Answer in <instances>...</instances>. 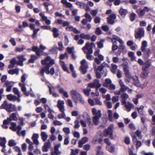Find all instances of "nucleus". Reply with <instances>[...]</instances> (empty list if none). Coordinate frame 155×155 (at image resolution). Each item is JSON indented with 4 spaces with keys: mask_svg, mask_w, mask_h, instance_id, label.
I'll return each mask as SVG.
<instances>
[{
    "mask_svg": "<svg viewBox=\"0 0 155 155\" xmlns=\"http://www.w3.org/2000/svg\"><path fill=\"white\" fill-rule=\"evenodd\" d=\"M114 128V126L113 124H111L110 125L107 129L104 130V131L103 136L105 137H107L109 135L110 139H113V131Z\"/></svg>",
    "mask_w": 155,
    "mask_h": 155,
    "instance_id": "obj_1",
    "label": "nucleus"
},
{
    "mask_svg": "<svg viewBox=\"0 0 155 155\" xmlns=\"http://www.w3.org/2000/svg\"><path fill=\"white\" fill-rule=\"evenodd\" d=\"M96 87L99 88L101 86V84L99 83V81L96 79L93 82Z\"/></svg>",
    "mask_w": 155,
    "mask_h": 155,
    "instance_id": "obj_50",
    "label": "nucleus"
},
{
    "mask_svg": "<svg viewBox=\"0 0 155 155\" xmlns=\"http://www.w3.org/2000/svg\"><path fill=\"white\" fill-rule=\"evenodd\" d=\"M93 114L94 117H101V111L100 110H97L95 108H93L92 109Z\"/></svg>",
    "mask_w": 155,
    "mask_h": 155,
    "instance_id": "obj_24",
    "label": "nucleus"
},
{
    "mask_svg": "<svg viewBox=\"0 0 155 155\" xmlns=\"http://www.w3.org/2000/svg\"><path fill=\"white\" fill-rule=\"evenodd\" d=\"M101 141V139L99 138L98 136H96L93 138L92 142L94 144H96L98 142L100 143Z\"/></svg>",
    "mask_w": 155,
    "mask_h": 155,
    "instance_id": "obj_32",
    "label": "nucleus"
},
{
    "mask_svg": "<svg viewBox=\"0 0 155 155\" xmlns=\"http://www.w3.org/2000/svg\"><path fill=\"white\" fill-rule=\"evenodd\" d=\"M39 135L38 134H33L31 139L33 141V143L37 145L39 144V142L38 140Z\"/></svg>",
    "mask_w": 155,
    "mask_h": 155,
    "instance_id": "obj_22",
    "label": "nucleus"
},
{
    "mask_svg": "<svg viewBox=\"0 0 155 155\" xmlns=\"http://www.w3.org/2000/svg\"><path fill=\"white\" fill-rule=\"evenodd\" d=\"M131 135L132 138L133 142L134 143V142H136V145L137 146V148L140 147L142 143L140 141L137 140V138L136 136L133 134H131Z\"/></svg>",
    "mask_w": 155,
    "mask_h": 155,
    "instance_id": "obj_20",
    "label": "nucleus"
},
{
    "mask_svg": "<svg viewBox=\"0 0 155 155\" xmlns=\"http://www.w3.org/2000/svg\"><path fill=\"white\" fill-rule=\"evenodd\" d=\"M0 145L1 146L5 147L6 139L5 138L0 137Z\"/></svg>",
    "mask_w": 155,
    "mask_h": 155,
    "instance_id": "obj_40",
    "label": "nucleus"
},
{
    "mask_svg": "<svg viewBox=\"0 0 155 155\" xmlns=\"http://www.w3.org/2000/svg\"><path fill=\"white\" fill-rule=\"evenodd\" d=\"M84 16L88 22H91L92 19V18L91 15L88 13L85 14Z\"/></svg>",
    "mask_w": 155,
    "mask_h": 155,
    "instance_id": "obj_46",
    "label": "nucleus"
},
{
    "mask_svg": "<svg viewBox=\"0 0 155 155\" xmlns=\"http://www.w3.org/2000/svg\"><path fill=\"white\" fill-rule=\"evenodd\" d=\"M119 83L121 87L120 89L122 93L125 92L128 89V87L124 84L122 80H120Z\"/></svg>",
    "mask_w": 155,
    "mask_h": 155,
    "instance_id": "obj_15",
    "label": "nucleus"
},
{
    "mask_svg": "<svg viewBox=\"0 0 155 155\" xmlns=\"http://www.w3.org/2000/svg\"><path fill=\"white\" fill-rule=\"evenodd\" d=\"M19 85L21 87V90L24 92V94L26 96H28L30 94L29 92L27 91L26 87L25 84L19 83Z\"/></svg>",
    "mask_w": 155,
    "mask_h": 155,
    "instance_id": "obj_19",
    "label": "nucleus"
},
{
    "mask_svg": "<svg viewBox=\"0 0 155 155\" xmlns=\"http://www.w3.org/2000/svg\"><path fill=\"white\" fill-rule=\"evenodd\" d=\"M93 65H94V69L96 71V70H99L100 71H102V69L103 68V67L102 65H101L100 66H98V68H97L96 67V65L95 64H94Z\"/></svg>",
    "mask_w": 155,
    "mask_h": 155,
    "instance_id": "obj_58",
    "label": "nucleus"
},
{
    "mask_svg": "<svg viewBox=\"0 0 155 155\" xmlns=\"http://www.w3.org/2000/svg\"><path fill=\"white\" fill-rule=\"evenodd\" d=\"M128 55L129 57L130 58V60L132 61L135 60L136 57L134 56V53L132 51L129 52L128 53Z\"/></svg>",
    "mask_w": 155,
    "mask_h": 155,
    "instance_id": "obj_39",
    "label": "nucleus"
},
{
    "mask_svg": "<svg viewBox=\"0 0 155 155\" xmlns=\"http://www.w3.org/2000/svg\"><path fill=\"white\" fill-rule=\"evenodd\" d=\"M82 50L86 54H91L93 52L92 47L89 42L86 44L85 46L82 48Z\"/></svg>",
    "mask_w": 155,
    "mask_h": 155,
    "instance_id": "obj_6",
    "label": "nucleus"
},
{
    "mask_svg": "<svg viewBox=\"0 0 155 155\" xmlns=\"http://www.w3.org/2000/svg\"><path fill=\"white\" fill-rule=\"evenodd\" d=\"M0 108L5 109L8 112H10V104L8 103L6 100L4 101L3 103L0 106Z\"/></svg>",
    "mask_w": 155,
    "mask_h": 155,
    "instance_id": "obj_17",
    "label": "nucleus"
},
{
    "mask_svg": "<svg viewBox=\"0 0 155 155\" xmlns=\"http://www.w3.org/2000/svg\"><path fill=\"white\" fill-rule=\"evenodd\" d=\"M80 37L81 38L84 39L89 40L91 38V36L88 34H84V33H81L80 35Z\"/></svg>",
    "mask_w": 155,
    "mask_h": 155,
    "instance_id": "obj_36",
    "label": "nucleus"
},
{
    "mask_svg": "<svg viewBox=\"0 0 155 155\" xmlns=\"http://www.w3.org/2000/svg\"><path fill=\"white\" fill-rule=\"evenodd\" d=\"M111 66L112 68L111 69V71L114 74H115L116 73V70L117 68V66L113 63H112L111 64Z\"/></svg>",
    "mask_w": 155,
    "mask_h": 155,
    "instance_id": "obj_44",
    "label": "nucleus"
},
{
    "mask_svg": "<svg viewBox=\"0 0 155 155\" xmlns=\"http://www.w3.org/2000/svg\"><path fill=\"white\" fill-rule=\"evenodd\" d=\"M19 70L18 69L10 70V74H16L17 75H18L19 74Z\"/></svg>",
    "mask_w": 155,
    "mask_h": 155,
    "instance_id": "obj_51",
    "label": "nucleus"
},
{
    "mask_svg": "<svg viewBox=\"0 0 155 155\" xmlns=\"http://www.w3.org/2000/svg\"><path fill=\"white\" fill-rule=\"evenodd\" d=\"M81 70L84 74L87 72V69L88 68V65L87 62L85 59H83L81 62Z\"/></svg>",
    "mask_w": 155,
    "mask_h": 155,
    "instance_id": "obj_9",
    "label": "nucleus"
},
{
    "mask_svg": "<svg viewBox=\"0 0 155 155\" xmlns=\"http://www.w3.org/2000/svg\"><path fill=\"white\" fill-rule=\"evenodd\" d=\"M88 140V138L87 137H84L81 139V140L79 141L78 147L81 148L82 147L83 145L87 143Z\"/></svg>",
    "mask_w": 155,
    "mask_h": 155,
    "instance_id": "obj_23",
    "label": "nucleus"
},
{
    "mask_svg": "<svg viewBox=\"0 0 155 155\" xmlns=\"http://www.w3.org/2000/svg\"><path fill=\"white\" fill-rule=\"evenodd\" d=\"M18 119L16 116V114L15 113H13L10 115V120H13L16 121Z\"/></svg>",
    "mask_w": 155,
    "mask_h": 155,
    "instance_id": "obj_49",
    "label": "nucleus"
},
{
    "mask_svg": "<svg viewBox=\"0 0 155 155\" xmlns=\"http://www.w3.org/2000/svg\"><path fill=\"white\" fill-rule=\"evenodd\" d=\"M121 102L122 104L124 105L126 110L128 112L130 111L131 109L134 107V105L130 102H127L126 101H122Z\"/></svg>",
    "mask_w": 155,
    "mask_h": 155,
    "instance_id": "obj_11",
    "label": "nucleus"
},
{
    "mask_svg": "<svg viewBox=\"0 0 155 155\" xmlns=\"http://www.w3.org/2000/svg\"><path fill=\"white\" fill-rule=\"evenodd\" d=\"M41 62L42 64L46 65L44 67H50L54 64V60L50 56H48L45 59L42 60Z\"/></svg>",
    "mask_w": 155,
    "mask_h": 155,
    "instance_id": "obj_2",
    "label": "nucleus"
},
{
    "mask_svg": "<svg viewBox=\"0 0 155 155\" xmlns=\"http://www.w3.org/2000/svg\"><path fill=\"white\" fill-rule=\"evenodd\" d=\"M106 147L108 150L111 153H114L115 151V147L112 144L108 146H107Z\"/></svg>",
    "mask_w": 155,
    "mask_h": 155,
    "instance_id": "obj_29",
    "label": "nucleus"
},
{
    "mask_svg": "<svg viewBox=\"0 0 155 155\" xmlns=\"http://www.w3.org/2000/svg\"><path fill=\"white\" fill-rule=\"evenodd\" d=\"M123 67L124 71L126 77L130 79L131 78V75L129 70L128 64L127 62H126L122 64Z\"/></svg>",
    "mask_w": 155,
    "mask_h": 155,
    "instance_id": "obj_8",
    "label": "nucleus"
},
{
    "mask_svg": "<svg viewBox=\"0 0 155 155\" xmlns=\"http://www.w3.org/2000/svg\"><path fill=\"white\" fill-rule=\"evenodd\" d=\"M136 17V15L135 13L132 12L130 14V17L131 21H133L134 20Z\"/></svg>",
    "mask_w": 155,
    "mask_h": 155,
    "instance_id": "obj_54",
    "label": "nucleus"
},
{
    "mask_svg": "<svg viewBox=\"0 0 155 155\" xmlns=\"http://www.w3.org/2000/svg\"><path fill=\"white\" fill-rule=\"evenodd\" d=\"M71 97L76 103L78 102V98L80 97V94L76 90H72L70 91Z\"/></svg>",
    "mask_w": 155,
    "mask_h": 155,
    "instance_id": "obj_7",
    "label": "nucleus"
},
{
    "mask_svg": "<svg viewBox=\"0 0 155 155\" xmlns=\"http://www.w3.org/2000/svg\"><path fill=\"white\" fill-rule=\"evenodd\" d=\"M48 87L49 89L50 94H51L53 97H56L59 96V94L55 92H52L51 88L50 87L48 86Z\"/></svg>",
    "mask_w": 155,
    "mask_h": 155,
    "instance_id": "obj_43",
    "label": "nucleus"
},
{
    "mask_svg": "<svg viewBox=\"0 0 155 155\" xmlns=\"http://www.w3.org/2000/svg\"><path fill=\"white\" fill-rule=\"evenodd\" d=\"M10 129L14 131L17 130V124L15 123L12 122L10 123Z\"/></svg>",
    "mask_w": 155,
    "mask_h": 155,
    "instance_id": "obj_37",
    "label": "nucleus"
},
{
    "mask_svg": "<svg viewBox=\"0 0 155 155\" xmlns=\"http://www.w3.org/2000/svg\"><path fill=\"white\" fill-rule=\"evenodd\" d=\"M142 71L140 74V77L143 78H146L148 76L149 72L147 70L142 69Z\"/></svg>",
    "mask_w": 155,
    "mask_h": 155,
    "instance_id": "obj_27",
    "label": "nucleus"
},
{
    "mask_svg": "<svg viewBox=\"0 0 155 155\" xmlns=\"http://www.w3.org/2000/svg\"><path fill=\"white\" fill-rule=\"evenodd\" d=\"M17 133L18 136L21 135L20 131L22 130V127L19 125L17 127Z\"/></svg>",
    "mask_w": 155,
    "mask_h": 155,
    "instance_id": "obj_59",
    "label": "nucleus"
},
{
    "mask_svg": "<svg viewBox=\"0 0 155 155\" xmlns=\"http://www.w3.org/2000/svg\"><path fill=\"white\" fill-rule=\"evenodd\" d=\"M119 12L120 15L123 18H124L127 14L128 11L127 9L123 8L122 7H120L119 10Z\"/></svg>",
    "mask_w": 155,
    "mask_h": 155,
    "instance_id": "obj_26",
    "label": "nucleus"
},
{
    "mask_svg": "<svg viewBox=\"0 0 155 155\" xmlns=\"http://www.w3.org/2000/svg\"><path fill=\"white\" fill-rule=\"evenodd\" d=\"M147 43L146 41H143L142 42L141 50L144 54L149 56L150 54V51L149 48H147Z\"/></svg>",
    "mask_w": 155,
    "mask_h": 155,
    "instance_id": "obj_3",
    "label": "nucleus"
},
{
    "mask_svg": "<svg viewBox=\"0 0 155 155\" xmlns=\"http://www.w3.org/2000/svg\"><path fill=\"white\" fill-rule=\"evenodd\" d=\"M40 15L41 16L42 19L45 21L46 25H49L51 23V21L48 19L47 17L45 15L42 13H40Z\"/></svg>",
    "mask_w": 155,
    "mask_h": 155,
    "instance_id": "obj_25",
    "label": "nucleus"
},
{
    "mask_svg": "<svg viewBox=\"0 0 155 155\" xmlns=\"http://www.w3.org/2000/svg\"><path fill=\"white\" fill-rule=\"evenodd\" d=\"M144 36V31L143 28L139 29L135 34V38H141Z\"/></svg>",
    "mask_w": 155,
    "mask_h": 155,
    "instance_id": "obj_16",
    "label": "nucleus"
},
{
    "mask_svg": "<svg viewBox=\"0 0 155 155\" xmlns=\"http://www.w3.org/2000/svg\"><path fill=\"white\" fill-rule=\"evenodd\" d=\"M41 137L42 140L44 141H45L48 138V135L47 133L45 132H41Z\"/></svg>",
    "mask_w": 155,
    "mask_h": 155,
    "instance_id": "obj_34",
    "label": "nucleus"
},
{
    "mask_svg": "<svg viewBox=\"0 0 155 155\" xmlns=\"http://www.w3.org/2000/svg\"><path fill=\"white\" fill-rule=\"evenodd\" d=\"M97 9L92 10L90 11V13L93 16H95L97 14L98 12Z\"/></svg>",
    "mask_w": 155,
    "mask_h": 155,
    "instance_id": "obj_62",
    "label": "nucleus"
},
{
    "mask_svg": "<svg viewBox=\"0 0 155 155\" xmlns=\"http://www.w3.org/2000/svg\"><path fill=\"white\" fill-rule=\"evenodd\" d=\"M61 146V144L60 143L56 145L54 147V151H53L51 153V155H59L61 153V152L58 150V148L60 147Z\"/></svg>",
    "mask_w": 155,
    "mask_h": 155,
    "instance_id": "obj_14",
    "label": "nucleus"
},
{
    "mask_svg": "<svg viewBox=\"0 0 155 155\" xmlns=\"http://www.w3.org/2000/svg\"><path fill=\"white\" fill-rule=\"evenodd\" d=\"M112 83L111 81L109 79H106L105 80V83L103 84V85L107 87L109 85Z\"/></svg>",
    "mask_w": 155,
    "mask_h": 155,
    "instance_id": "obj_42",
    "label": "nucleus"
},
{
    "mask_svg": "<svg viewBox=\"0 0 155 155\" xmlns=\"http://www.w3.org/2000/svg\"><path fill=\"white\" fill-rule=\"evenodd\" d=\"M51 146V143L49 142H46L45 143L43 148V150L44 151L47 152L48 151V148Z\"/></svg>",
    "mask_w": 155,
    "mask_h": 155,
    "instance_id": "obj_31",
    "label": "nucleus"
},
{
    "mask_svg": "<svg viewBox=\"0 0 155 155\" xmlns=\"http://www.w3.org/2000/svg\"><path fill=\"white\" fill-rule=\"evenodd\" d=\"M74 123V128H79L80 126L79 121L78 120H76L75 121Z\"/></svg>",
    "mask_w": 155,
    "mask_h": 155,
    "instance_id": "obj_63",
    "label": "nucleus"
},
{
    "mask_svg": "<svg viewBox=\"0 0 155 155\" xmlns=\"http://www.w3.org/2000/svg\"><path fill=\"white\" fill-rule=\"evenodd\" d=\"M49 68L50 67H43L40 71V73L43 76L44 75L45 72L47 74H50L51 75H53L55 72L54 69L52 68L49 71Z\"/></svg>",
    "mask_w": 155,
    "mask_h": 155,
    "instance_id": "obj_5",
    "label": "nucleus"
},
{
    "mask_svg": "<svg viewBox=\"0 0 155 155\" xmlns=\"http://www.w3.org/2000/svg\"><path fill=\"white\" fill-rule=\"evenodd\" d=\"M52 31L53 32V35L54 38H57L58 36V30L57 28H54L52 30Z\"/></svg>",
    "mask_w": 155,
    "mask_h": 155,
    "instance_id": "obj_47",
    "label": "nucleus"
},
{
    "mask_svg": "<svg viewBox=\"0 0 155 155\" xmlns=\"http://www.w3.org/2000/svg\"><path fill=\"white\" fill-rule=\"evenodd\" d=\"M116 18V15L115 14H112L107 18L108 23L109 24H113L114 22V20Z\"/></svg>",
    "mask_w": 155,
    "mask_h": 155,
    "instance_id": "obj_13",
    "label": "nucleus"
},
{
    "mask_svg": "<svg viewBox=\"0 0 155 155\" xmlns=\"http://www.w3.org/2000/svg\"><path fill=\"white\" fill-rule=\"evenodd\" d=\"M144 108V106L143 105H141L139 107H137V109L138 110L139 113L142 115H143V110Z\"/></svg>",
    "mask_w": 155,
    "mask_h": 155,
    "instance_id": "obj_41",
    "label": "nucleus"
},
{
    "mask_svg": "<svg viewBox=\"0 0 155 155\" xmlns=\"http://www.w3.org/2000/svg\"><path fill=\"white\" fill-rule=\"evenodd\" d=\"M28 75L26 74H24L21 76V81L23 83L25 84L26 78L27 77Z\"/></svg>",
    "mask_w": 155,
    "mask_h": 155,
    "instance_id": "obj_55",
    "label": "nucleus"
},
{
    "mask_svg": "<svg viewBox=\"0 0 155 155\" xmlns=\"http://www.w3.org/2000/svg\"><path fill=\"white\" fill-rule=\"evenodd\" d=\"M101 117H94L92 118V120L93 124L96 125H99V119Z\"/></svg>",
    "mask_w": 155,
    "mask_h": 155,
    "instance_id": "obj_28",
    "label": "nucleus"
},
{
    "mask_svg": "<svg viewBox=\"0 0 155 155\" xmlns=\"http://www.w3.org/2000/svg\"><path fill=\"white\" fill-rule=\"evenodd\" d=\"M18 61L17 62V64L18 65L23 66V62L26 60V58L24 57L23 55L18 56L17 57Z\"/></svg>",
    "mask_w": 155,
    "mask_h": 155,
    "instance_id": "obj_18",
    "label": "nucleus"
},
{
    "mask_svg": "<svg viewBox=\"0 0 155 155\" xmlns=\"http://www.w3.org/2000/svg\"><path fill=\"white\" fill-rule=\"evenodd\" d=\"M135 134L140 139L142 138V135H141V131L140 130H137L135 132Z\"/></svg>",
    "mask_w": 155,
    "mask_h": 155,
    "instance_id": "obj_52",
    "label": "nucleus"
},
{
    "mask_svg": "<svg viewBox=\"0 0 155 155\" xmlns=\"http://www.w3.org/2000/svg\"><path fill=\"white\" fill-rule=\"evenodd\" d=\"M10 123V118H8L7 119L3 121V125L2 127L4 128H7L8 127L7 125H8Z\"/></svg>",
    "mask_w": 155,
    "mask_h": 155,
    "instance_id": "obj_33",
    "label": "nucleus"
},
{
    "mask_svg": "<svg viewBox=\"0 0 155 155\" xmlns=\"http://www.w3.org/2000/svg\"><path fill=\"white\" fill-rule=\"evenodd\" d=\"M129 97V95L126 93L124 92L121 95V97L122 99V101H126Z\"/></svg>",
    "mask_w": 155,
    "mask_h": 155,
    "instance_id": "obj_35",
    "label": "nucleus"
},
{
    "mask_svg": "<svg viewBox=\"0 0 155 155\" xmlns=\"http://www.w3.org/2000/svg\"><path fill=\"white\" fill-rule=\"evenodd\" d=\"M76 4L78 5L79 6L80 8H84L85 7L86 5V4L85 3L78 1L77 2Z\"/></svg>",
    "mask_w": 155,
    "mask_h": 155,
    "instance_id": "obj_48",
    "label": "nucleus"
},
{
    "mask_svg": "<svg viewBox=\"0 0 155 155\" xmlns=\"http://www.w3.org/2000/svg\"><path fill=\"white\" fill-rule=\"evenodd\" d=\"M16 60L15 58H12L10 61V67H13L16 63H17Z\"/></svg>",
    "mask_w": 155,
    "mask_h": 155,
    "instance_id": "obj_56",
    "label": "nucleus"
},
{
    "mask_svg": "<svg viewBox=\"0 0 155 155\" xmlns=\"http://www.w3.org/2000/svg\"><path fill=\"white\" fill-rule=\"evenodd\" d=\"M79 150L78 149H76L75 150H73V149H72L71 155H75L76 154L78 153Z\"/></svg>",
    "mask_w": 155,
    "mask_h": 155,
    "instance_id": "obj_64",
    "label": "nucleus"
},
{
    "mask_svg": "<svg viewBox=\"0 0 155 155\" xmlns=\"http://www.w3.org/2000/svg\"><path fill=\"white\" fill-rule=\"evenodd\" d=\"M111 41L113 43H116L117 41H119L121 44L119 47L120 49L122 50L125 49V46L123 45L124 41L121 39L119 37L116 35H113Z\"/></svg>",
    "mask_w": 155,
    "mask_h": 155,
    "instance_id": "obj_4",
    "label": "nucleus"
},
{
    "mask_svg": "<svg viewBox=\"0 0 155 155\" xmlns=\"http://www.w3.org/2000/svg\"><path fill=\"white\" fill-rule=\"evenodd\" d=\"M83 117L85 120H87V124L89 127L92 128L93 124L92 122L91 119L88 114L86 112H84L83 114Z\"/></svg>",
    "mask_w": 155,
    "mask_h": 155,
    "instance_id": "obj_10",
    "label": "nucleus"
},
{
    "mask_svg": "<svg viewBox=\"0 0 155 155\" xmlns=\"http://www.w3.org/2000/svg\"><path fill=\"white\" fill-rule=\"evenodd\" d=\"M64 101H63L58 100V101L57 107L61 112H64L65 110Z\"/></svg>",
    "mask_w": 155,
    "mask_h": 155,
    "instance_id": "obj_12",
    "label": "nucleus"
},
{
    "mask_svg": "<svg viewBox=\"0 0 155 155\" xmlns=\"http://www.w3.org/2000/svg\"><path fill=\"white\" fill-rule=\"evenodd\" d=\"M66 29L67 31H72L74 33L76 34H79L81 32L80 31L78 30L76 28H74L73 26L69 25L67 26Z\"/></svg>",
    "mask_w": 155,
    "mask_h": 155,
    "instance_id": "obj_21",
    "label": "nucleus"
},
{
    "mask_svg": "<svg viewBox=\"0 0 155 155\" xmlns=\"http://www.w3.org/2000/svg\"><path fill=\"white\" fill-rule=\"evenodd\" d=\"M61 112H62V113L59 114L58 115V118L59 119L64 118L66 116V114L64 113V111Z\"/></svg>",
    "mask_w": 155,
    "mask_h": 155,
    "instance_id": "obj_53",
    "label": "nucleus"
},
{
    "mask_svg": "<svg viewBox=\"0 0 155 155\" xmlns=\"http://www.w3.org/2000/svg\"><path fill=\"white\" fill-rule=\"evenodd\" d=\"M13 90L14 93L18 95V97H21V93L17 88L14 87L13 89Z\"/></svg>",
    "mask_w": 155,
    "mask_h": 155,
    "instance_id": "obj_45",
    "label": "nucleus"
},
{
    "mask_svg": "<svg viewBox=\"0 0 155 155\" xmlns=\"http://www.w3.org/2000/svg\"><path fill=\"white\" fill-rule=\"evenodd\" d=\"M63 131L67 134H69L70 133V131L69 128L68 127H64L63 128Z\"/></svg>",
    "mask_w": 155,
    "mask_h": 155,
    "instance_id": "obj_60",
    "label": "nucleus"
},
{
    "mask_svg": "<svg viewBox=\"0 0 155 155\" xmlns=\"http://www.w3.org/2000/svg\"><path fill=\"white\" fill-rule=\"evenodd\" d=\"M73 134L74 137L77 138L80 137V135L78 131H74L73 132Z\"/></svg>",
    "mask_w": 155,
    "mask_h": 155,
    "instance_id": "obj_57",
    "label": "nucleus"
},
{
    "mask_svg": "<svg viewBox=\"0 0 155 155\" xmlns=\"http://www.w3.org/2000/svg\"><path fill=\"white\" fill-rule=\"evenodd\" d=\"M151 63L149 61H147L145 62L143 65L142 67V69L147 70L151 65Z\"/></svg>",
    "mask_w": 155,
    "mask_h": 155,
    "instance_id": "obj_30",
    "label": "nucleus"
},
{
    "mask_svg": "<svg viewBox=\"0 0 155 155\" xmlns=\"http://www.w3.org/2000/svg\"><path fill=\"white\" fill-rule=\"evenodd\" d=\"M31 56V59L29 60V62H30L34 63V60L37 59V57L35 55H32Z\"/></svg>",
    "mask_w": 155,
    "mask_h": 155,
    "instance_id": "obj_61",
    "label": "nucleus"
},
{
    "mask_svg": "<svg viewBox=\"0 0 155 155\" xmlns=\"http://www.w3.org/2000/svg\"><path fill=\"white\" fill-rule=\"evenodd\" d=\"M107 113L108 116L109 120L111 122L113 121V119L112 117V112L111 110H108L107 111Z\"/></svg>",
    "mask_w": 155,
    "mask_h": 155,
    "instance_id": "obj_38",
    "label": "nucleus"
}]
</instances>
